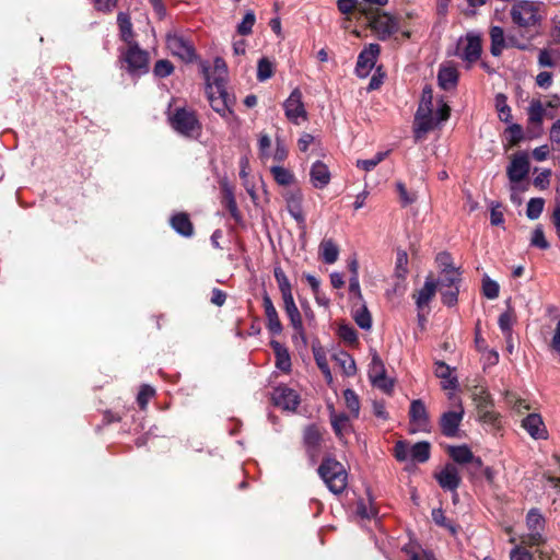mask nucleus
<instances>
[{"label":"nucleus","instance_id":"1","mask_svg":"<svg viewBox=\"0 0 560 560\" xmlns=\"http://www.w3.org/2000/svg\"><path fill=\"white\" fill-rule=\"evenodd\" d=\"M512 30L510 45L525 51L532 42L544 32L542 24L547 15L546 5L541 1L517 0L510 9Z\"/></svg>","mask_w":560,"mask_h":560},{"label":"nucleus","instance_id":"2","mask_svg":"<svg viewBox=\"0 0 560 560\" xmlns=\"http://www.w3.org/2000/svg\"><path fill=\"white\" fill-rule=\"evenodd\" d=\"M317 472L334 494H341L346 490L348 474L343 465L336 458L324 457Z\"/></svg>","mask_w":560,"mask_h":560},{"label":"nucleus","instance_id":"3","mask_svg":"<svg viewBox=\"0 0 560 560\" xmlns=\"http://www.w3.org/2000/svg\"><path fill=\"white\" fill-rule=\"evenodd\" d=\"M170 126L180 136L197 139L202 131V125L197 113L187 107H177L168 116Z\"/></svg>","mask_w":560,"mask_h":560},{"label":"nucleus","instance_id":"4","mask_svg":"<svg viewBox=\"0 0 560 560\" xmlns=\"http://www.w3.org/2000/svg\"><path fill=\"white\" fill-rule=\"evenodd\" d=\"M546 526V518L540 510L533 508L526 515V527L528 533L521 536V542L528 547H540L546 539L542 535Z\"/></svg>","mask_w":560,"mask_h":560},{"label":"nucleus","instance_id":"5","mask_svg":"<svg viewBox=\"0 0 560 560\" xmlns=\"http://www.w3.org/2000/svg\"><path fill=\"white\" fill-rule=\"evenodd\" d=\"M369 26L376 34L380 40H387L392 35L398 32L399 23L396 18L390 14L371 8V13L365 16Z\"/></svg>","mask_w":560,"mask_h":560},{"label":"nucleus","instance_id":"6","mask_svg":"<svg viewBox=\"0 0 560 560\" xmlns=\"http://www.w3.org/2000/svg\"><path fill=\"white\" fill-rule=\"evenodd\" d=\"M120 60L131 75H140L149 71V54L141 49L138 43L128 45V48L121 51Z\"/></svg>","mask_w":560,"mask_h":560},{"label":"nucleus","instance_id":"7","mask_svg":"<svg viewBox=\"0 0 560 560\" xmlns=\"http://www.w3.org/2000/svg\"><path fill=\"white\" fill-rule=\"evenodd\" d=\"M432 105L433 90L430 85H425L422 90L421 101L415 116L417 131L428 132L434 128Z\"/></svg>","mask_w":560,"mask_h":560},{"label":"nucleus","instance_id":"8","mask_svg":"<svg viewBox=\"0 0 560 560\" xmlns=\"http://www.w3.org/2000/svg\"><path fill=\"white\" fill-rule=\"evenodd\" d=\"M465 45L463 38L457 44L456 56L467 62V68L476 63L482 52L481 37L474 33H467L465 36Z\"/></svg>","mask_w":560,"mask_h":560},{"label":"nucleus","instance_id":"9","mask_svg":"<svg viewBox=\"0 0 560 560\" xmlns=\"http://www.w3.org/2000/svg\"><path fill=\"white\" fill-rule=\"evenodd\" d=\"M166 46L174 56L186 62H191L196 58L194 43L184 35L177 33L167 34Z\"/></svg>","mask_w":560,"mask_h":560},{"label":"nucleus","instance_id":"10","mask_svg":"<svg viewBox=\"0 0 560 560\" xmlns=\"http://www.w3.org/2000/svg\"><path fill=\"white\" fill-rule=\"evenodd\" d=\"M369 377L374 386L381 388L386 394H389L394 388V382L387 378L384 362L376 352L372 355Z\"/></svg>","mask_w":560,"mask_h":560},{"label":"nucleus","instance_id":"11","mask_svg":"<svg viewBox=\"0 0 560 560\" xmlns=\"http://www.w3.org/2000/svg\"><path fill=\"white\" fill-rule=\"evenodd\" d=\"M290 215L305 229V215L302 209L303 194L300 188H289L282 194Z\"/></svg>","mask_w":560,"mask_h":560},{"label":"nucleus","instance_id":"12","mask_svg":"<svg viewBox=\"0 0 560 560\" xmlns=\"http://www.w3.org/2000/svg\"><path fill=\"white\" fill-rule=\"evenodd\" d=\"M271 400L275 406L282 408L283 410L294 411L300 405L299 394L288 386H277L272 394Z\"/></svg>","mask_w":560,"mask_h":560},{"label":"nucleus","instance_id":"13","mask_svg":"<svg viewBox=\"0 0 560 560\" xmlns=\"http://www.w3.org/2000/svg\"><path fill=\"white\" fill-rule=\"evenodd\" d=\"M530 163L526 152L515 153L506 168V174L512 183H520L526 178L529 173Z\"/></svg>","mask_w":560,"mask_h":560},{"label":"nucleus","instance_id":"14","mask_svg":"<svg viewBox=\"0 0 560 560\" xmlns=\"http://www.w3.org/2000/svg\"><path fill=\"white\" fill-rule=\"evenodd\" d=\"M380 52L381 46L378 44H370L359 54L355 66V73L359 78L369 75L370 71L375 66Z\"/></svg>","mask_w":560,"mask_h":560},{"label":"nucleus","instance_id":"15","mask_svg":"<svg viewBox=\"0 0 560 560\" xmlns=\"http://www.w3.org/2000/svg\"><path fill=\"white\" fill-rule=\"evenodd\" d=\"M302 96L301 90L295 88L283 104L287 118L294 124H298L299 118H307Z\"/></svg>","mask_w":560,"mask_h":560},{"label":"nucleus","instance_id":"16","mask_svg":"<svg viewBox=\"0 0 560 560\" xmlns=\"http://www.w3.org/2000/svg\"><path fill=\"white\" fill-rule=\"evenodd\" d=\"M434 478L443 490L451 492H455L462 482L457 467L451 463H447L439 472H435Z\"/></svg>","mask_w":560,"mask_h":560},{"label":"nucleus","instance_id":"17","mask_svg":"<svg viewBox=\"0 0 560 560\" xmlns=\"http://www.w3.org/2000/svg\"><path fill=\"white\" fill-rule=\"evenodd\" d=\"M409 421L411 425L416 427L415 429L410 430L411 433L429 430V413L424 402L421 399H415L411 401L409 408Z\"/></svg>","mask_w":560,"mask_h":560},{"label":"nucleus","instance_id":"18","mask_svg":"<svg viewBox=\"0 0 560 560\" xmlns=\"http://www.w3.org/2000/svg\"><path fill=\"white\" fill-rule=\"evenodd\" d=\"M463 417L464 409L462 407L458 411L450 410L442 413L439 421L442 434L446 438H456Z\"/></svg>","mask_w":560,"mask_h":560},{"label":"nucleus","instance_id":"19","mask_svg":"<svg viewBox=\"0 0 560 560\" xmlns=\"http://www.w3.org/2000/svg\"><path fill=\"white\" fill-rule=\"evenodd\" d=\"M514 33L511 28L505 35L503 27L501 26H491L489 31L490 35V52L494 57H499L502 55V51L506 48H515V46L510 45V37Z\"/></svg>","mask_w":560,"mask_h":560},{"label":"nucleus","instance_id":"20","mask_svg":"<svg viewBox=\"0 0 560 560\" xmlns=\"http://www.w3.org/2000/svg\"><path fill=\"white\" fill-rule=\"evenodd\" d=\"M262 306L267 318V328L272 335H280L283 330L278 312L267 292L262 295Z\"/></svg>","mask_w":560,"mask_h":560},{"label":"nucleus","instance_id":"21","mask_svg":"<svg viewBox=\"0 0 560 560\" xmlns=\"http://www.w3.org/2000/svg\"><path fill=\"white\" fill-rule=\"evenodd\" d=\"M436 290L438 283H435V279L432 277V275L428 276L423 287L413 294L418 310H422L430 303V301L434 298Z\"/></svg>","mask_w":560,"mask_h":560},{"label":"nucleus","instance_id":"22","mask_svg":"<svg viewBox=\"0 0 560 560\" xmlns=\"http://www.w3.org/2000/svg\"><path fill=\"white\" fill-rule=\"evenodd\" d=\"M322 433L315 424L307 425L303 432V443L310 456L314 457L322 444Z\"/></svg>","mask_w":560,"mask_h":560},{"label":"nucleus","instance_id":"23","mask_svg":"<svg viewBox=\"0 0 560 560\" xmlns=\"http://www.w3.org/2000/svg\"><path fill=\"white\" fill-rule=\"evenodd\" d=\"M311 182L317 189L325 188L330 182V172L325 163L316 161L310 172Z\"/></svg>","mask_w":560,"mask_h":560},{"label":"nucleus","instance_id":"24","mask_svg":"<svg viewBox=\"0 0 560 560\" xmlns=\"http://www.w3.org/2000/svg\"><path fill=\"white\" fill-rule=\"evenodd\" d=\"M171 226L182 236L190 237L194 235V224L186 212H178L172 215Z\"/></svg>","mask_w":560,"mask_h":560},{"label":"nucleus","instance_id":"25","mask_svg":"<svg viewBox=\"0 0 560 560\" xmlns=\"http://www.w3.org/2000/svg\"><path fill=\"white\" fill-rule=\"evenodd\" d=\"M523 428L529 433V435L534 439H545L546 438V428L542 422V419L537 413H530L523 420Z\"/></svg>","mask_w":560,"mask_h":560},{"label":"nucleus","instance_id":"26","mask_svg":"<svg viewBox=\"0 0 560 560\" xmlns=\"http://www.w3.org/2000/svg\"><path fill=\"white\" fill-rule=\"evenodd\" d=\"M270 347L273 350L275 357H276V366L282 372H290L291 371V358L289 354V351L287 347H284L282 343H280L277 340L270 341Z\"/></svg>","mask_w":560,"mask_h":560},{"label":"nucleus","instance_id":"27","mask_svg":"<svg viewBox=\"0 0 560 560\" xmlns=\"http://www.w3.org/2000/svg\"><path fill=\"white\" fill-rule=\"evenodd\" d=\"M438 81L441 89L448 91L454 89L458 82V71L454 67H442L438 73Z\"/></svg>","mask_w":560,"mask_h":560},{"label":"nucleus","instance_id":"28","mask_svg":"<svg viewBox=\"0 0 560 560\" xmlns=\"http://www.w3.org/2000/svg\"><path fill=\"white\" fill-rule=\"evenodd\" d=\"M447 455L457 464L465 465L468 464L469 460L474 459V453L466 445H448L446 447Z\"/></svg>","mask_w":560,"mask_h":560},{"label":"nucleus","instance_id":"29","mask_svg":"<svg viewBox=\"0 0 560 560\" xmlns=\"http://www.w3.org/2000/svg\"><path fill=\"white\" fill-rule=\"evenodd\" d=\"M319 256L325 264H335L339 256V247L332 240H323L319 244Z\"/></svg>","mask_w":560,"mask_h":560},{"label":"nucleus","instance_id":"30","mask_svg":"<svg viewBox=\"0 0 560 560\" xmlns=\"http://www.w3.org/2000/svg\"><path fill=\"white\" fill-rule=\"evenodd\" d=\"M117 23L119 26L121 39L128 45L136 44L137 42L133 40V31L130 16L127 13L119 12L117 15Z\"/></svg>","mask_w":560,"mask_h":560},{"label":"nucleus","instance_id":"31","mask_svg":"<svg viewBox=\"0 0 560 560\" xmlns=\"http://www.w3.org/2000/svg\"><path fill=\"white\" fill-rule=\"evenodd\" d=\"M462 271L460 270H445L440 272L439 278L435 280L438 289L459 287L462 283Z\"/></svg>","mask_w":560,"mask_h":560},{"label":"nucleus","instance_id":"32","mask_svg":"<svg viewBox=\"0 0 560 560\" xmlns=\"http://www.w3.org/2000/svg\"><path fill=\"white\" fill-rule=\"evenodd\" d=\"M338 10L343 14H350L358 11L364 18L371 13V8H366L360 0H338Z\"/></svg>","mask_w":560,"mask_h":560},{"label":"nucleus","instance_id":"33","mask_svg":"<svg viewBox=\"0 0 560 560\" xmlns=\"http://www.w3.org/2000/svg\"><path fill=\"white\" fill-rule=\"evenodd\" d=\"M431 455V445L427 441L417 442L410 447V458L416 463H425Z\"/></svg>","mask_w":560,"mask_h":560},{"label":"nucleus","instance_id":"34","mask_svg":"<svg viewBox=\"0 0 560 560\" xmlns=\"http://www.w3.org/2000/svg\"><path fill=\"white\" fill-rule=\"evenodd\" d=\"M494 103L499 119L503 122H510L512 119V110L508 104V96L503 93H498L494 97Z\"/></svg>","mask_w":560,"mask_h":560},{"label":"nucleus","instance_id":"35","mask_svg":"<svg viewBox=\"0 0 560 560\" xmlns=\"http://www.w3.org/2000/svg\"><path fill=\"white\" fill-rule=\"evenodd\" d=\"M330 423H331V427H332V430H334L335 434L339 439H341L342 435H343V432L349 427V417L346 413H343V412L336 413L334 408H332L331 412H330Z\"/></svg>","mask_w":560,"mask_h":560},{"label":"nucleus","instance_id":"36","mask_svg":"<svg viewBox=\"0 0 560 560\" xmlns=\"http://www.w3.org/2000/svg\"><path fill=\"white\" fill-rule=\"evenodd\" d=\"M472 399L476 404L477 412L493 407V400L490 393L485 388H477L472 393Z\"/></svg>","mask_w":560,"mask_h":560},{"label":"nucleus","instance_id":"37","mask_svg":"<svg viewBox=\"0 0 560 560\" xmlns=\"http://www.w3.org/2000/svg\"><path fill=\"white\" fill-rule=\"evenodd\" d=\"M546 115L542 103L539 100H532L528 107V120L530 124L540 126Z\"/></svg>","mask_w":560,"mask_h":560},{"label":"nucleus","instance_id":"38","mask_svg":"<svg viewBox=\"0 0 560 560\" xmlns=\"http://www.w3.org/2000/svg\"><path fill=\"white\" fill-rule=\"evenodd\" d=\"M273 74V63L267 57L260 58L257 63V80L259 82H265L268 79H270Z\"/></svg>","mask_w":560,"mask_h":560},{"label":"nucleus","instance_id":"39","mask_svg":"<svg viewBox=\"0 0 560 560\" xmlns=\"http://www.w3.org/2000/svg\"><path fill=\"white\" fill-rule=\"evenodd\" d=\"M270 171L271 174L273 175L276 183L281 186H289L293 184L295 179L293 173L284 168L283 166H272Z\"/></svg>","mask_w":560,"mask_h":560},{"label":"nucleus","instance_id":"40","mask_svg":"<svg viewBox=\"0 0 560 560\" xmlns=\"http://www.w3.org/2000/svg\"><path fill=\"white\" fill-rule=\"evenodd\" d=\"M213 84L217 89L218 94H221L222 98L226 101V108L232 116L234 114L232 107L235 103V97L233 95H230L225 90V79L222 77H215L213 79Z\"/></svg>","mask_w":560,"mask_h":560},{"label":"nucleus","instance_id":"41","mask_svg":"<svg viewBox=\"0 0 560 560\" xmlns=\"http://www.w3.org/2000/svg\"><path fill=\"white\" fill-rule=\"evenodd\" d=\"M273 276L277 281V284H278L281 295L292 293L291 282L280 266L275 267Z\"/></svg>","mask_w":560,"mask_h":560},{"label":"nucleus","instance_id":"42","mask_svg":"<svg viewBox=\"0 0 560 560\" xmlns=\"http://www.w3.org/2000/svg\"><path fill=\"white\" fill-rule=\"evenodd\" d=\"M335 359L338 361L347 376H353L357 373L354 359L349 353L341 352L340 354L335 355Z\"/></svg>","mask_w":560,"mask_h":560},{"label":"nucleus","instance_id":"43","mask_svg":"<svg viewBox=\"0 0 560 560\" xmlns=\"http://www.w3.org/2000/svg\"><path fill=\"white\" fill-rule=\"evenodd\" d=\"M545 199L540 197L530 198L527 202L526 215L529 220H536L544 211Z\"/></svg>","mask_w":560,"mask_h":560},{"label":"nucleus","instance_id":"44","mask_svg":"<svg viewBox=\"0 0 560 560\" xmlns=\"http://www.w3.org/2000/svg\"><path fill=\"white\" fill-rule=\"evenodd\" d=\"M343 398H345L346 406L350 410L352 416L354 418H358L359 412H360L359 396L355 394V392L353 389L347 388L343 390Z\"/></svg>","mask_w":560,"mask_h":560},{"label":"nucleus","instance_id":"45","mask_svg":"<svg viewBox=\"0 0 560 560\" xmlns=\"http://www.w3.org/2000/svg\"><path fill=\"white\" fill-rule=\"evenodd\" d=\"M408 255L405 250H399L397 253L396 266H395V278L401 281L406 280V276L408 273Z\"/></svg>","mask_w":560,"mask_h":560},{"label":"nucleus","instance_id":"46","mask_svg":"<svg viewBox=\"0 0 560 560\" xmlns=\"http://www.w3.org/2000/svg\"><path fill=\"white\" fill-rule=\"evenodd\" d=\"M208 98L212 109L217 112L222 118L228 119L229 116H231L226 108V101L222 98L221 94L214 96L212 92H209Z\"/></svg>","mask_w":560,"mask_h":560},{"label":"nucleus","instance_id":"47","mask_svg":"<svg viewBox=\"0 0 560 560\" xmlns=\"http://www.w3.org/2000/svg\"><path fill=\"white\" fill-rule=\"evenodd\" d=\"M435 365H436L435 375L439 378L447 380L448 381L447 387L455 388L457 386V378L451 377V374H452L451 368L443 361H438L435 363Z\"/></svg>","mask_w":560,"mask_h":560},{"label":"nucleus","instance_id":"48","mask_svg":"<svg viewBox=\"0 0 560 560\" xmlns=\"http://www.w3.org/2000/svg\"><path fill=\"white\" fill-rule=\"evenodd\" d=\"M442 303L448 307L455 306L458 302L459 287L439 289Z\"/></svg>","mask_w":560,"mask_h":560},{"label":"nucleus","instance_id":"49","mask_svg":"<svg viewBox=\"0 0 560 560\" xmlns=\"http://www.w3.org/2000/svg\"><path fill=\"white\" fill-rule=\"evenodd\" d=\"M256 22V15L254 11L249 10L245 13L242 22L237 25L236 30L240 35L247 36L252 34L253 26Z\"/></svg>","mask_w":560,"mask_h":560},{"label":"nucleus","instance_id":"50","mask_svg":"<svg viewBox=\"0 0 560 560\" xmlns=\"http://www.w3.org/2000/svg\"><path fill=\"white\" fill-rule=\"evenodd\" d=\"M505 136L510 147L517 145L524 138L522 126L512 124L505 129Z\"/></svg>","mask_w":560,"mask_h":560},{"label":"nucleus","instance_id":"51","mask_svg":"<svg viewBox=\"0 0 560 560\" xmlns=\"http://www.w3.org/2000/svg\"><path fill=\"white\" fill-rule=\"evenodd\" d=\"M435 262L440 269V272H445V270H459L454 266L453 257L447 252H441L435 257Z\"/></svg>","mask_w":560,"mask_h":560},{"label":"nucleus","instance_id":"52","mask_svg":"<svg viewBox=\"0 0 560 560\" xmlns=\"http://www.w3.org/2000/svg\"><path fill=\"white\" fill-rule=\"evenodd\" d=\"M357 325L362 329H370L372 326V316L365 305H362L354 314Z\"/></svg>","mask_w":560,"mask_h":560},{"label":"nucleus","instance_id":"53","mask_svg":"<svg viewBox=\"0 0 560 560\" xmlns=\"http://www.w3.org/2000/svg\"><path fill=\"white\" fill-rule=\"evenodd\" d=\"M338 336L341 340L349 345L358 343L357 330L348 324H342L339 326Z\"/></svg>","mask_w":560,"mask_h":560},{"label":"nucleus","instance_id":"54","mask_svg":"<svg viewBox=\"0 0 560 560\" xmlns=\"http://www.w3.org/2000/svg\"><path fill=\"white\" fill-rule=\"evenodd\" d=\"M530 245L534 247H537L539 249H544V250H546L550 247V244L548 243V241L545 237V233H544L541 225H537L534 229L532 238H530Z\"/></svg>","mask_w":560,"mask_h":560},{"label":"nucleus","instance_id":"55","mask_svg":"<svg viewBox=\"0 0 560 560\" xmlns=\"http://www.w3.org/2000/svg\"><path fill=\"white\" fill-rule=\"evenodd\" d=\"M224 206H225V209L229 211L230 215L233 218V220L236 223H240L242 221V214L237 208L236 200L232 192L225 194Z\"/></svg>","mask_w":560,"mask_h":560},{"label":"nucleus","instance_id":"56","mask_svg":"<svg viewBox=\"0 0 560 560\" xmlns=\"http://www.w3.org/2000/svg\"><path fill=\"white\" fill-rule=\"evenodd\" d=\"M388 154V152H378L376 155L372 159L368 160H358L357 166L365 172L372 171L374 167H376Z\"/></svg>","mask_w":560,"mask_h":560},{"label":"nucleus","instance_id":"57","mask_svg":"<svg viewBox=\"0 0 560 560\" xmlns=\"http://www.w3.org/2000/svg\"><path fill=\"white\" fill-rule=\"evenodd\" d=\"M174 71L173 63L167 59H160L155 62L153 73L158 78H166Z\"/></svg>","mask_w":560,"mask_h":560},{"label":"nucleus","instance_id":"58","mask_svg":"<svg viewBox=\"0 0 560 560\" xmlns=\"http://www.w3.org/2000/svg\"><path fill=\"white\" fill-rule=\"evenodd\" d=\"M499 292H500V287L494 280H491L488 277L482 280V294L487 299H490V300L497 299L499 296Z\"/></svg>","mask_w":560,"mask_h":560},{"label":"nucleus","instance_id":"59","mask_svg":"<svg viewBox=\"0 0 560 560\" xmlns=\"http://www.w3.org/2000/svg\"><path fill=\"white\" fill-rule=\"evenodd\" d=\"M155 390L150 385H142L137 395V402L140 409L144 410L149 400L154 396Z\"/></svg>","mask_w":560,"mask_h":560},{"label":"nucleus","instance_id":"60","mask_svg":"<svg viewBox=\"0 0 560 560\" xmlns=\"http://www.w3.org/2000/svg\"><path fill=\"white\" fill-rule=\"evenodd\" d=\"M512 322L513 315L510 312L502 313L498 320L501 331L508 339L512 338Z\"/></svg>","mask_w":560,"mask_h":560},{"label":"nucleus","instance_id":"61","mask_svg":"<svg viewBox=\"0 0 560 560\" xmlns=\"http://www.w3.org/2000/svg\"><path fill=\"white\" fill-rule=\"evenodd\" d=\"M396 189H397V192L399 196V201H400L401 207H407L416 201V195L409 192L404 183L398 182L396 184Z\"/></svg>","mask_w":560,"mask_h":560},{"label":"nucleus","instance_id":"62","mask_svg":"<svg viewBox=\"0 0 560 560\" xmlns=\"http://www.w3.org/2000/svg\"><path fill=\"white\" fill-rule=\"evenodd\" d=\"M394 456L398 462H405L410 456V446L407 441L399 440L394 446Z\"/></svg>","mask_w":560,"mask_h":560},{"label":"nucleus","instance_id":"63","mask_svg":"<svg viewBox=\"0 0 560 560\" xmlns=\"http://www.w3.org/2000/svg\"><path fill=\"white\" fill-rule=\"evenodd\" d=\"M451 115V107L443 101L440 100L439 108L435 112L434 126L439 122L446 121Z\"/></svg>","mask_w":560,"mask_h":560},{"label":"nucleus","instance_id":"64","mask_svg":"<svg viewBox=\"0 0 560 560\" xmlns=\"http://www.w3.org/2000/svg\"><path fill=\"white\" fill-rule=\"evenodd\" d=\"M477 413H478V419L481 422H485V423H488V424H492V425H497V423L499 421V413H497L492 408L485 409V410L479 411Z\"/></svg>","mask_w":560,"mask_h":560}]
</instances>
